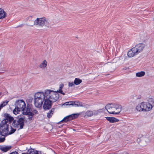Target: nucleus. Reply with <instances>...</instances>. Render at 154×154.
I'll return each mask as SVG.
<instances>
[{"label":"nucleus","instance_id":"f257e3e1","mask_svg":"<svg viewBox=\"0 0 154 154\" xmlns=\"http://www.w3.org/2000/svg\"><path fill=\"white\" fill-rule=\"evenodd\" d=\"M16 129L12 128L7 120H3L0 124V134L5 137L14 133Z\"/></svg>","mask_w":154,"mask_h":154},{"label":"nucleus","instance_id":"f03ea898","mask_svg":"<svg viewBox=\"0 0 154 154\" xmlns=\"http://www.w3.org/2000/svg\"><path fill=\"white\" fill-rule=\"evenodd\" d=\"M105 108L109 114L118 115L121 111L122 107L120 105L112 103L107 104Z\"/></svg>","mask_w":154,"mask_h":154},{"label":"nucleus","instance_id":"7ed1b4c3","mask_svg":"<svg viewBox=\"0 0 154 154\" xmlns=\"http://www.w3.org/2000/svg\"><path fill=\"white\" fill-rule=\"evenodd\" d=\"M45 92H39L35 93L34 96V104L37 108L42 107L44 101L45 100Z\"/></svg>","mask_w":154,"mask_h":154},{"label":"nucleus","instance_id":"20e7f679","mask_svg":"<svg viewBox=\"0 0 154 154\" xmlns=\"http://www.w3.org/2000/svg\"><path fill=\"white\" fill-rule=\"evenodd\" d=\"M44 92L46 98H47L52 102L56 101L59 98V95L56 91L46 89Z\"/></svg>","mask_w":154,"mask_h":154},{"label":"nucleus","instance_id":"39448f33","mask_svg":"<svg viewBox=\"0 0 154 154\" xmlns=\"http://www.w3.org/2000/svg\"><path fill=\"white\" fill-rule=\"evenodd\" d=\"M152 108V104L148 102H142L138 104L136 109L139 112H147L150 111Z\"/></svg>","mask_w":154,"mask_h":154},{"label":"nucleus","instance_id":"423d86ee","mask_svg":"<svg viewBox=\"0 0 154 154\" xmlns=\"http://www.w3.org/2000/svg\"><path fill=\"white\" fill-rule=\"evenodd\" d=\"M34 23V25L42 27L45 26L49 28L50 26L49 20L44 17L37 18L35 20Z\"/></svg>","mask_w":154,"mask_h":154},{"label":"nucleus","instance_id":"0eeeda50","mask_svg":"<svg viewBox=\"0 0 154 154\" xmlns=\"http://www.w3.org/2000/svg\"><path fill=\"white\" fill-rule=\"evenodd\" d=\"M24 118L21 117L19 119L18 121L14 120L12 123V125L15 128H17L19 129L23 128Z\"/></svg>","mask_w":154,"mask_h":154},{"label":"nucleus","instance_id":"6e6552de","mask_svg":"<svg viewBox=\"0 0 154 154\" xmlns=\"http://www.w3.org/2000/svg\"><path fill=\"white\" fill-rule=\"evenodd\" d=\"M37 112L36 109H30L29 107H27L25 111H24L22 113L25 115H28L29 120L32 119L33 116L34 114L37 113Z\"/></svg>","mask_w":154,"mask_h":154},{"label":"nucleus","instance_id":"1a4fd4ad","mask_svg":"<svg viewBox=\"0 0 154 154\" xmlns=\"http://www.w3.org/2000/svg\"><path fill=\"white\" fill-rule=\"evenodd\" d=\"M15 105L16 107L22 111H23L26 107L25 102L22 100H19L16 101Z\"/></svg>","mask_w":154,"mask_h":154},{"label":"nucleus","instance_id":"9d476101","mask_svg":"<svg viewBox=\"0 0 154 154\" xmlns=\"http://www.w3.org/2000/svg\"><path fill=\"white\" fill-rule=\"evenodd\" d=\"M44 103L43 105V107L45 110H48L50 109L51 107L52 102L47 98H45Z\"/></svg>","mask_w":154,"mask_h":154},{"label":"nucleus","instance_id":"9b49d317","mask_svg":"<svg viewBox=\"0 0 154 154\" xmlns=\"http://www.w3.org/2000/svg\"><path fill=\"white\" fill-rule=\"evenodd\" d=\"M78 114H74L65 117L60 122H67L78 117Z\"/></svg>","mask_w":154,"mask_h":154},{"label":"nucleus","instance_id":"f8f14e48","mask_svg":"<svg viewBox=\"0 0 154 154\" xmlns=\"http://www.w3.org/2000/svg\"><path fill=\"white\" fill-rule=\"evenodd\" d=\"M138 54L134 47L130 49L128 53V56L129 57H132Z\"/></svg>","mask_w":154,"mask_h":154},{"label":"nucleus","instance_id":"ddd939ff","mask_svg":"<svg viewBox=\"0 0 154 154\" xmlns=\"http://www.w3.org/2000/svg\"><path fill=\"white\" fill-rule=\"evenodd\" d=\"M138 54L141 52L145 47V44L143 43H140L136 45L134 47Z\"/></svg>","mask_w":154,"mask_h":154},{"label":"nucleus","instance_id":"4468645a","mask_svg":"<svg viewBox=\"0 0 154 154\" xmlns=\"http://www.w3.org/2000/svg\"><path fill=\"white\" fill-rule=\"evenodd\" d=\"M48 63L47 61L44 60L40 63L39 65V67L42 69H45L47 66Z\"/></svg>","mask_w":154,"mask_h":154},{"label":"nucleus","instance_id":"2eb2a0df","mask_svg":"<svg viewBox=\"0 0 154 154\" xmlns=\"http://www.w3.org/2000/svg\"><path fill=\"white\" fill-rule=\"evenodd\" d=\"M106 119L111 123H114L119 121V120L115 117H106Z\"/></svg>","mask_w":154,"mask_h":154},{"label":"nucleus","instance_id":"dca6fc26","mask_svg":"<svg viewBox=\"0 0 154 154\" xmlns=\"http://www.w3.org/2000/svg\"><path fill=\"white\" fill-rule=\"evenodd\" d=\"M5 117L6 119H5L4 120H7L9 122L10 125H11V123L14 120V118L13 117L11 116L8 114H5Z\"/></svg>","mask_w":154,"mask_h":154},{"label":"nucleus","instance_id":"f3484780","mask_svg":"<svg viewBox=\"0 0 154 154\" xmlns=\"http://www.w3.org/2000/svg\"><path fill=\"white\" fill-rule=\"evenodd\" d=\"M11 148V146H1L0 147V149L2 151L6 152L9 150Z\"/></svg>","mask_w":154,"mask_h":154},{"label":"nucleus","instance_id":"a211bd4d","mask_svg":"<svg viewBox=\"0 0 154 154\" xmlns=\"http://www.w3.org/2000/svg\"><path fill=\"white\" fill-rule=\"evenodd\" d=\"M63 105H72V106L77 107L76 106V104L75 103V101H69L65 102L63 104Z\"/></svg>","mask_w":154,"mask_h":154},{"label":"nucleus","instance_id":"6ab92c4d","mask_svg":"<svg viewBox=\"0 0 154 154\" xmlns=\"http://www.w3.org/2000/svg\"><path fill=\"white\" fill-rule=\"evenodd\" d=\"M6 13L4 10L0 8V19H3L6 17Z\"/></svg>","mask_w":154,"mask_h":154},{"label":"nucleus","instance_id":"aec40b11","mask_svg":"<svg viewBox=\"0 0 154 154\" xmlns=\"http://www.w3.org/2000/svg\"><path fill=\"white\" fill-rule=\"evenodd\" d=\"M64 85L63 84H61L59 85V90L56 91L58 93H60L61 94L64 95L65 94L63 92V91L62 90V88L63 87Z\"/></svg>","mask_w":154,"mask_h":154},{"label":"nucleus","instance_id":"412c9836","mask_svg":"<svg viewBox=\"0 0 154 154\" xmlns=\"http://www.w3.org/2000/svg\"><path fill=\"white\" fill-rule=\"evenodd\" d=\"M54 109L52 108L49 111V112L47 113V117L48 118H50L52 117L53 114L54 112Z\"/></svg>","mask_w":154,"mask_h":154},{"label":"nucleus","instance_id":"4be33fe9","mask_svg":"<svg viewBox=\"0 0 154 154\" xmlns=\"http://www.w3.org/2000/svg\"><path fill=\"white\" fill-rule=\"evenodd\" d=\"M145 74V72L144 71H141L137 73L136 74V77H141L144 76Z\"/></svg>","mask_w":154,"mask_h":154},{"label":"nucleus","instance_id":"5701e85b","mask_svg":"<svg viewBox=\"0 0 154 154\" xmlns=\"http://www.w3.org/2000/svg\"><path fill=\"white\" fill-rule=\"evenodd\" d=\"M82 80L78 78H76L74 80V84L75 85H78L80 84L82 82Z\"/></svg>","mask_w":154,"mask_h":154},{"label":"nucleus","instance_id":"b1692460","mask_svg":"<svg viewBox=\"0 0 154 154\" xmlns=\"http://www.w3.org/2000/svg\"><path fill=\"white\" fill-rule=\"evenodd\" d=\"M93 112L91 111H87L85 115V116L88 117H91L93 115Z\"/></svg>","mask_w":154,"mask_h":154},{"label":"nucleus","instance_id":"393cba45","mask_svg":"<svg viewBox=\"0 0 154 154\" xmlns=\"http://www.w3.org/2000/svg\"><path fill=\"white\" fill-rule=\"evenodd\" d=\"M22 111L20 110L18 108H17V107L16 106L15 109L13 110V112L15 115H17L19 113V112Z\"/></svg>","mask_w":154,"mask_h":154},{"label":"nucleus","instance_id":"a878e982","mask_svg":"<svg viewBox=\"0 0 154 154\" xmlns=\"http://www.w3.org/2000/svg\"><path fill=\"white\" fill-rule=\"evenodd\" d=\"M8 101H5L0 105V111L1 109L4 106H5L8 103Z\"/></svg>","mask_w":154,"mask_h":154},{"label":"nucleus","instance_id":"bb28decb","mask_svg":"<svg viewBox=\"0 0 154 154\" xmlns=\"http://www.w3.org/2000/svg\"><path fill=\"white\" fill-rule=\"evenodd\" d=\"M29 154H38L37 152L35 151L33 149H30L28 150Z\"/></svg>","mask_w":154,"mask_h":154},{"label":"nucleus","instance_id":"cd10ccee","mask_svg":"<svg viewBox=\"0 0 154 154\" xmlns=\"http://www.w3.org/2000/svg\"><path fill=\"white\" fill-rule=\"evenodd\" d=\"M75 103H76V106L78 107L83 106L82 103L80 102L76 101H75Z\"/></svg>","mask_w":154,"mask_h":154},{"label":"nucleus","instance_id":"c85d7f7f","mask_svg":"<svg viewBox=\"0 0 154 154\" xmlns=\"http://www.w3.org/2000/svg\"><path fill=\"white\" fill-rule=\"evenodd\" d=\"M75 84H74V82H69L68 83V86L69 87H73L74 86Z\"/></svg>","mask_w":154,"mask_h":154},{"label":"nucleus","instance_id":"c756f323","mask_svg":"<svg viewBox=\"0 0 154 154\" xmlns=\"http://www.w3.org/2000/svg\"><path fill=\"white\" fill-rule=\"evenodd\" d=\"M5 140V137H0V143L3 142Z\"/></svg>","mask_w":154,"mask_h":154},{"label":"nucleus","instance_id":"7c9ffc66","mask_svg":"<svg viewBox=\"0 0 154 154\" xmlns=\"http://www.w3.org/2000/svg\"><path fill=\"white\" fill-rule=\"evenodd\" d=\"M10 154H18V153L17 152H12Z\"/></svg>","mask_w":154,"mask_h":154},{"label":"nucleus","instance_id":"2f4dec72","mask_svg":"<svg viewBox=\"0 0 154 154\" xmlns=\"http://www.w3.org/2000/svg\"><path fill=\"white\" fill-rule=\"evenodd\" d=\"M21 154H29V153L28 152V153H22Z\"/></svg>","mask_w":154,"mask_h":154},{"label":"nucleus","instance_id":"473e14b6","mask_svg":"<svg viewBox=\"0 0 154 154\" xmlns=\"http://www.w3.org/2000/svg\"><path fill=\"white\" fill-rule=\"evenodd\" d=\"M20 26H20V27H22L23 26V24H22V25H21Z\"/></svg>","mask_w":154,"mask_h":154},{"label":"nucleus","instance_id":"72a5a7b5","mask_svg":"<svg viewBox=\"0 0 154 154\" xmlns=\"http://www.w3.org/2000/svg\"><path fill=\"white\" fill-rule=\"evenodd\" d=\"M149 100H151V101L152 100V99H149Z\"/></svg>","mask_w":154,"mask_h":154}]
</instances>
